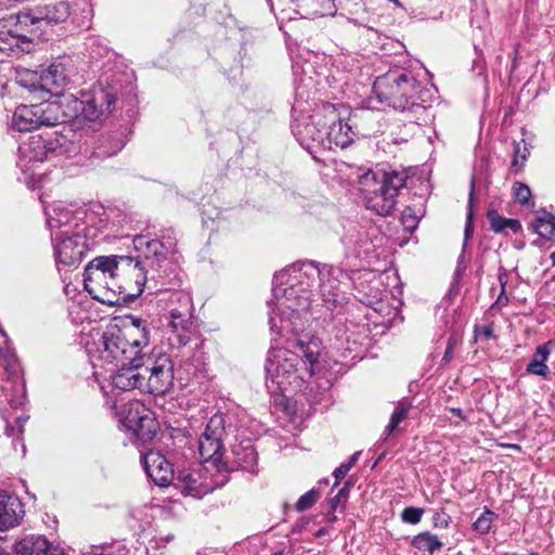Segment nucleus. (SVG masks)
<instances>
[{
	"label": "nucleus",
	"instance_id": "f257e3e1",
	"mask_svg": "<svg viewBox=\"0 0 555 555\" xmlns=\"http://www.w3.org/2000/svg\"><path fill=\"white\" fill-rule=\"evenodd\" d=\"M340 270L314 261L294 263L273 278V301L268 305L269 325L273 331L304 332L310 320L311 297L318 286L324 307L333 312L344 305Z\"/></svg>",
	"mask_w": 555,
	"mask_h": 555
},
{
	"label": "nucleus",
	"instance_id": "f03ea898",
	"mask_svg": "<svg viewBox=\"0 0 555 555\" xmlns=\"http://www.w3.org/2000/svg\"><path fill=\"white\" fill-rule=\"evenodd\" d=\"M272 332L286 337L285 347L271 348L266 362V386L272 393L306 392L320 367L322 341L304 332Z\"/></svg>",
	"mask_w": 555,
	"mask_h": 555
},
{
	"label": "nucleus",
	"instance_id": "7ed1b4c3",
	"mask_svg": "<svg viewBox=\"0 0 555 555\" xmlns=\"http://www.w3.org/2000/svg\"><path fill=\"white\" fill-rule=\"evenodd\" d=\"M135 248L145 246L144 260L134 259L130 256H99L91 260L85 268L83 285L85 289L93 296V298L102 301L114 304L111 298L100 297L98 288L109 289L107 279L114 280L120 263L127 267H133L138 270L135 275V284L139 293L143 292V287L149 282H154L151 291H160L166 287L165 279L168 276L166 270H162L167 263V255L173 250L175 243L168 241L163 243L159 240H146L144 236H138L133 241Z\"/></svg>",
	"mask_w": 555,
	"mask_h": 555
},
{
	"label": "nucleus",
	"instance_id": "20e7f679",
	"mask_svg": "<svg viewBox=\"0 0 555 555\" xmlns=\"http://www.w3.org/2000/svg\"><path fill=\"white\" fill-rule=\"evenodd\" d=\"M121 139L102 135L94 140L88 129L75 130L64 127L62 131L43 130L29 135L20 145L21 159L26 163L53 162L56 159L77 158V163L92 157L105 158L116 155L122 147Z\"/></svg>",
	"mask_w": 555,
	"mask_h": 555
},
{
	"label": "nucleus",
	"instance_id": "39448f33",
	"mask_svg": "<svg viewBox=\"0 0 555 555\" xmlns=\"http://www.w3.org/2000/svg\"><path fill=\"white\" fill-rule=\"evenodd\" d=\"M372 92L371 102L376 99L385 106L403 114L411 122L427 121L431 92L416 78L413 70L405 67L390 68L376 78Z\"/></svg>",
	"mask_w": 555,
	"mask_h": 555
},
{
	"label": "nucleus",
	"instance_id": "423d86ee",
	"mask_svg": "<svg viewBox=\"0 0 555 555\" xmlns=\"http://www.w3.org/2000/svg\"><path fill=\"white\" fill-rule=\"evenodd\" d=\"M85 340L86 352L93 369L113 367L127 364V360L139 361V357L150 345V332L142 321L132 319L131 326L124 328L109 325Z\"/></svg>",
	"mask_w": 555,
	"mask_h": 555
},
{
	"label": "nucleus",
	"instance_id": "0eeeda50",
	"mask_svg": "<svg viewBox=\"0 0 555 555\" xmlns=\"http://www.w3.org/2000/svg\"><path fill=\"white\" fill-rule=\"evenodd\" d=\"M236 431L233 415L229 413L217 412L204 425L198 435L197 450L201 463H210L217 467L227 468L223 463L225 451V441Z\"/></svg>",
	"mask_w": 555,
	"mask_h": 555
},
{
	"label": "nucleus",
	"instance_id": "6e6552de",
	"mask_svg": "<svg viewBox=\"0 0 555 555\" xmlns=\"http://www.w3.org/2000/svg\"><path fill=\"white\" fill-rule=\"evenodd\" d=\"M338 113L334 105L326 103L314 109L311 115L300 114L294 118L292 131L298 143L307 150L314 159L326 145L325 133L327 121H337Z\"/></svg>",
	"mask_w": 555,
	"mask_h": 555
},
{
	"label": "nucleus",
	"instance_id": "1a4fd4ad",
	"mask_svg": "<svg viewBox=\"0 0 555 555\" xmlns=\"http://www.w3.org/2000/svg\"><path fill=\"white\" fill-rule=\"evenodd\" d=\"M144 374L143 391L165 395L173 385V363L169 354L160 350L143 352L139 357Z\"/></svg>",
	"mask_w": 555,
	"mask_h": 555
},
{
	"label": "nucleus",
	"instance_id": "9d476101",
	"mask_svg": "<svg viewBox=\"0 0 555 555\" xmlns=\"http://www.w3.org/2000/svg\"><path fill=\"white\" fill-rule=\"evenodd\" d=\"M74 12V0H43L10 16L21 26L42 28L66 23Z\"/></svg>",
	"mask_w": 555,
	"mask_h": 555
},
{
	"label": "nucleus",
	"instance_id": "9b49d317",
	"mask_svg": "<svg viewBox=\"0 0 555 555\" xmlns=\"http://www.w3.org/2000/svg\"><path fill=\"white\" fill-rule=\"evenodd\" d=\"M340 242L344 246V259L340 267L335 268L340 270L339 278L351 279L350 274L362 268L361 260L373 249V241L364 227L351 223L345 227Z\"/></svg>",
	"mask_w": 555,
	"mask_h": 555
},
{
	"label": "nucleus",
	"instance_id": "f8f14e48",
	"mask_svg": "<svg viewBox=\"0 0 555 555\" xmlns=\"http://www.w3.org/2000/svg\"><path fill=\"white\" fill-rule=\"evenodd\" d=\"M82 118L101 122L106 119L115 107V86L99 80L88 91H81Z\"/></svg>",
	"mask_w": 555,
	"mask_h": 555
},
{
	"label": "nucleus",
	"instance_id": "ddd939ff",
	"mask_svg": "<svg viewBox=\"0 0 555 555\" xmlns=\"http://www.w3.org/2000/svg\"><path fill=\"white\" fill-rule=\"evenodd\" d=\"M70 60L68 57L59 59L52 62L48 67L42 68L39 73H26L30 83L29 89L42 90L53 96H59L63 89L69 82Z\"/></svg>",
	"mask_w": 555,
	"mask_h": 555
},
{
	"label": "nucleus",
	"instance_id": "4468645a",
	"mask_svg": "<svg viewBox=\"0 0 555 555\" xmlns=\"http://www.w3.org/2000/svg\"><path fill=\"white\" fill-rule=\"evenodd\" d=\"M170 301H178L180 307L170 310L169 341L172 346L182 347L189 344L192 337V298L189 294L175 293L170 296Z\"/></svg>",
	"mask_w": 555,
	"mask_h": 555
},
{
	"label": "nucleus",
	"instance_id": "2eb2a0df",
	"mask_svg": "<svg viewBox=\"0 0 555 555\" xmlns=\"http://www.w3.org/2000/svg\"><path fill=\"white\" fill-rule=\"evenodd\" d=\"M178 487L184 495L201 499L222 487L228 481L227 475L212 476L207 469H183L177 476Z\"/></svg>",
	"mask_w": 555,
	"mask_h": 555
},
{
	"label": "nucleus",
	"instance_id": "dca6fc26",
	"mask_svg": "<svg viewBox=\"0 0 555 555\" xmlns=\"http://www.w3.org/2000/svg\"><path fill=\"white\" fill-rule=\"evenodd\" d=\"M406 177L392 171L385 173L380 188L366 198V208L380 216L390 215L396 205L398 192L405 185Z\"/></svg>",
	"mask_w": 555,
	"mask_h": 555
},
{
	"label": "nucleus",
	"instance_id": "f3484780",
	"mask_svg": "<svg viewBox=\"0 0 555 555\" xmlns=\"http://www.w3.org/2000/svg\"><path fill=\"white\" fill-rule=\"evenodd\" d=\"M86 235L80 232L66 236L53 234V255L59 271L62 268H76L80 264L87 250Z\"/></svg>",
	"mask_w": 555,
	"mask_h": 555
},
{
	"label": "nucleus",
	"instance_id": "a211bd4d",
	"mask_svg": "<svg viewBox=\"0 0 555 555\" xmlns=\"http://www.w3.org/2000/svg\"><path fill=\"white\" fill-rule=\"evenodd\" d=\"M127 364L116 365L115 369L106 367L105 372L107 376H103L105 379H109L111 384L122 391H129L132 389H140L143 391L144 374L142 372L141 361L127 360Z\"/></svg>",
	"mask_w": 555,
	"mask_h": 555
},
{
	"label": "nucleus",
	"instance_id": "6ab92c4d",
	"mask_svg": "<svg viewBox=\"0 0 555 555\" xmlns=\"http://www.w3.org/2000/svg\"><path fill=\"white\" fill-rule=\"evenodd\" d=\"M125 425L142 443L151 441L159 428L153 412L144 405L131 408L125 417Z\"/></svg>",
	"mask_w": 555,
	"mask_h": 555
},
{
	"label": "nucleus",
	"instance_id": "aec40b11",
	"mask_svg": "<svg viewBox=\"0 0 555 555\" xmlns=\"http://www.w3.org/2000/svg\"><path fill=\"white\" fill-rule=\"evenodd\" d=\"M47 224L53 234L60 233L62 236L74 235L76 232L86 234V227L79 223L78 218L70 209L62 204L54 205L47 209Z\"/></svg>",
	"mask_w": 555,
	"mask_h": 555
},
{
	"label": "nucleus",
	"instance_id": "412c9836",
	"mask_svg": "<svg viewBox=\"0 0 555 555\" xmlns=\"http://www.w3.org/2000/svg\"><path fill=\"white\" fill-rule=\"evenodd\" d=\"M146 476L159 487L169 485L173 478V469L167 459L158 451L151 450L141 455Z\"/></svg>",
	"mask_w": 555,
	"mask_h": 555
},
{
	"label": "nucleus",
	"instance_id": "4be33fe9",
	"mask_svg": "<svg viewBox=\"0 0 555 555\" xmlns=\"http://www.w3.org/2000/svg\"><path fill=\"white\" fill-rule=\"evenodd\" d=\"M227 465V468L217 467V472L221 475L223 473H229L231 470L241 469L244 472H248L253 475L258 473V453L255 447L247 441L246 443H238L232 447V461L229 463L228 461H223Z\"/></svg>",
	"mask_w": 555,
	"mask_h": 555
},
{
	"label": "nucleus",
	"instance_id": "5701e85b",
	"mask_svg": "<svg viewBox=\"0 0 555 555\" xmlns=\"http://www.w3.org/2000/svg\"><path fill=\"white\" fill-rule=\"evenodd\" d=\"M358 134L348 121L344 122L339 117L337 121H327L324 139L326 145L323 151H331L334 147L346 149L358 138Z\"/></svg>",
	"mask_w": 555,
	"mask_h": 555
},
{
	"label": "nucleus",
	"instance_id": "b1692460",
	"mask_svg": "<svg viewBox=\"0 0 555 555\" xmlns=\"http://www.w3.org/2000/svg\"><path fill=\"white\" fill-rule=\"evenodd\" d=\"M16 555H65L63 548L51 544L43 535H27L15 543Z\"/></svg>",
	"mask_w": 555,
	"mask_h": 555
},
{
	"label": "nucleus",
	"instance_id": "393cba45",
	"mask_svg": "<svg viewBox=\"0 0 555 555\" xmlns=\"http://www.w3.org/2000/svg\"><path fill=\"white\" fill-rule=\"evenodd\" d=\"M24 515L21 500L14 495L0 491V530H5L18 524Z\"/></svg>",
	"mask_w": 555,
	"mask_h": 555
},
{
	"label": "nucleus",
	"instance_id": "a878e982",
	"mask_svg": "<svg viewBox=\"0 0 555 555\" xmlns=\"http://www.w3.org/2000/svg\"><path fill=\"white\" fill-rule=\"evenodd\" d=\"M12 126L18 131H31L38 128L40 121L37 116L36 104L16 107L12 117Z\"/></svg>",
	"mask_w": 555,
	"mask_h": 555
},
{
	"label": "nucleus",
	"instance_id": "bb28decb",
	"mask_svg": "<svg viewBox=\"0 0 555 555\" xmlns=\"http://www.w3.org/2000/svg\"><path fill=\"white\" fill-rule=\"evenodd\" d=\"M551 346L552 341L550 340L537 347L532 360L526 366L527 373L550 379L551 372L545 362L551 354Z\"/></svg>",
	"mask_w": 555,
	"mask_h": 555
},
{
	"label": "nucleus",
	"instance_id": "cd10ccee",
	"mask_svg": "<svg viewBox=\"0 0 555 555\" xmlns=\"http://www.w3.org/2000/svg\"><path fill=\"white\" fill-rule=\"evenodd\" d=\"M57 99L54 100L55 104L60 108V114L62 115L63 122H67L73 118H77L79 116L82 117V105H81V96L76 98L74 94H64L63 91Z\"/></svg>",
	"mask_w": 555,
	"mask_h": 555
},
{
	"label": "nucleus",
	"instance_id": "c85d7f7f",
	"mask_svg": "<svg viewBox=\"0 0 555 555\" xmlns=\"http://www.w3.org/2000/svg\"><path fill=\"white\" fill-rule=\"evenodd\" d=\"M26 37L12 33L11 30H0V57L18 55L24 49L21 43H26Z\"/></svg>",
	"mask_w": 555,
	"mask_h": 555
},
{
	"label": "nucleus",
	"instance_id": "c756f323",
	"mask_svg": "<svg viewBox=\"0 0 555 555\" xmlns=\"http://www.w3.org/2000/svg\"><path fill=\"white\" fill-rule=\"evenodd\" d=\"M37 116L40 121V126H56L64 124L60 108L54 101H47L36 104Z\"/></svg>",
	"mask_w": 555,
	"mask_h": 555
},
{
	"label": "nucleus",
	"instance_id": "7c9ffc66",
	"mask_svg": "<svg viewBox=\"0 0 555 555\" xmlns=\"http://www.w3.org/2000/svg\"><path fill=\"white\" fill-rule=\"evenodd\" d=\"M533 230L543 238L551 240L555 237V216L542 210L539 212L534 223Z\"/></svg>",
	"mask_w": 555,
	"mask_h": 555
},
{
	"label": "nucleus",
	"instance_id": "2f4dec72",
	"mask_svg": "<svg viewBox=\"0 0 555 555\" xmlns=\"http://www.w3.org/2000/svg\"><path fill=\"white\" fill-rule=\"evenodd\" d=\"M410 409H411V402L409 400L403 399L397 403V405L391 414L390 421L384 431L385 440L398 428L399 424L403 420H405Z\"/></svg>",
	"mask_w": 555,
	"mask_h": 555
},
{
	"label": "nucleus",
	"instance_id": "473e14b6",
	"mask_svg": "<svg viewBox=\"0 0 555 555\" xmlns=\"http://www.w3.org/2000/svg\"><path fill=\"white\" fill-rule=\"evenodd\" d=\"M412 545L420 551H428L430 554H434L442 547L443 543L436 534L424 531L413 538Z\"/></svg>",
	"mask_w": 555,
	"mask_h": 555
},
{
	"label": "nucleus",
	"instance_id": "72a5a7b5",
	"mask_svg": "<svg viewBox=\"0 0 555 555\" xmlns=\"http://www.w3.org/2000/svg\"><path fill=\"white\" fill-rule=\"evenodd\" d=\"M495 518V513L485 507L482 514L473 524V528L476 532L480 534H486L490 531L492 522L494 521Z\"/></svg>",
	"mask_w": 555,
	"mask_h": 555
},
{
	"label": "nucleus",
	"instance_id": "f704fd0d",
	"mask_svg": "<svg viewBox=\"0 0 555 555\" xmlns=\"http://www.w3.org/2000/svg\"><path fill=\"white\" fill-rule=\"evenodd\" d=\"M474 199H475V179L470 181L469 196H468V211L466 217V224L464 231V245L473 235V218H474Z\"/></svg>",
	"mask_w": 555,
	"mask_h": 555
},
{
	"label": "nucleus",
	"instance_id": "c9c22d12",
	"mask_svg": "<svg viewBox=\"0 0 555 555\" xmlns=\"http://www.w3.org/2000/svg\"><path fill=\"white\" fill-rule=\"evenodd\" d=\"M352 487L353 482L350 479L347 480L338 492L327 500L326 506H328L330 509H337L338 506L344 505L349 498V492Z\"/></svg>",
	"mask_w": 555,
	"mask_h": 555
},
{
	"label": "nucleus",
	"instance_id": "e433bc0d",
	"mask_svg": "<svg viewBox=\"0 0 555 555\" xmlns=\"http://www.w3.org/2000/svg\"><path fill=\"white\" fill-rule=\"evenodd\" d=\"M320 496V491L315 488H312L298 499L295 505L296 511L301 513L311 508L318 502Z\"/></svg>",
	"mask_w": 555,
	"mask_h": 555
},
{
	"label": "nucleus",
	"instance_id": "4c0bfd02",
	"mask_svg": "<svg viewBox=\"0 0 555 555\" xmlns=\"http://www.w3.org/2000/svg\"><path fill=\"white\" fill-rule=\"evenodd\" d=\"M487 219L490 223V228L495 233L504 232V222L507 218L502 217L499 211L494 208H489L487 211Z\"/></svg>",
	"mask_w": 555,
	"mask_h": 555
},
{
	"label": "nucleus",
	"instance_id": "58836bf2",
	"mask_svg": "<svg viewBox=\"0 0 555 555\" xmlns=\"http://www.w3.org/2000/svg\"><path fill=\"white\" fill-rule=\"evenodd\" d=\"M424 514V508L409 506L401 513V519L405 524L416 525L421 521Z\"/></svg>",
	"mask_w": 555,
	"mask_h": 555
},
{
	"label": "nucleus",
	"instance_id": "ea45409f",
	"mask_svg": "<svg viewBox=\"0 0 555 555\" xmlns=\"http://www.w3.org/2000/svg\"><path fill=\"white\" fill-rule=\"evenodd\" d=\"M527 155L528 150L526 147V144L524 143L521 145V143H516L514 149V158L512 160L511 168L514 169L515 171H518L526 162Z\"/></svg>",
	"mask_w": 555,
	"mask_h": 555
},
{
	"label": "nucleus",
	"instance_id": "a19ab883",
	"mask_svg": "<svg viewBox=\"0 0 555 555\" xmlns=\"http://www.w3.org/2000/svg\"><path fill=\"white\" fill-rule=\"evenodd\" d=\"M513 190H514L515 198L519 204H521V205L528 204L529 198L531 197V190L527 184H525L522 182H515Z\"/></svg>",
	"mask_w": 555,
	"mask_h": 555
},
{
	"label": "nucleus",
	"instance_id": "79ce46f5",
	"mask_svg": "<svg viewBox=\"0 0 555 555\" xmlns=\"http://www.w3.org/2000/svg\"><path fill=\"white\" fill-rule=\"evenodd\" d=\"M451 524V517L446 513L444 508L436 511L433 515V526L439 529H446Z\"/></svg>",
	"mask_w": 555,
	"mask_h": 555
},
{
	"label": "nucleus",
	"instance_id": "37998d69",
	"mask_svg": "<svg viewBox=\"0 0 555 555\" xmlns=\"http://www.w3.org/2000/svg\"><path fill=\"white\" fill-rule=\"evenodd\" d=\"M459 343L460 340L455 335H451L448 338L447 348L441 360L443 363H449L453 359V352Z\"/></svg>",
	"mask_w": 555,
	"mask_h": 555
},
{
	"label": "nucleus",
	"instance_id": "c03bdc74",
	"mask_svg": "<svg viewBox=\"0 0 555 555\" xmlns=\"http://www.w3.org/2000/svg\"><path fill=\"white\" fill-rule=\"evenodd\" d=\"M132 517L139 520L138 529L142 530L146 528V526L150 524L151 517L146 514V511L143 509H134L131 513Z\"/></svg>",
	"mask_w": 555,
	"mask_h": 555
},
{
	"label": "nucleus",
	"instance_id": "a18cd8bd",
	"mask_svg": "<svg viewBox=\"0 0 555 555\" xmlns=\"http://www.w3.org/2000/svg\"><path fill=\"white\" fill-rule=\"evenodd\" d=\"M350 464L341 463L333 473V476L335 478L334 487H336L340 480L349 473L350 470Z\"/></svg>",
	"mask_w": 555,
	"mask_h": 555
},
{
	"label": "nucleus",
	"instance_id": "49530a36",
	"mask_svg": "<svg viewBox=\"0 0 555 555\" xmlns=\"http://www.w3.org/2000/svg\"><path fill=\"white\" fill-rule=\"evenodd\" d=\"M504 223V231L509 230L513 233H517L521 230V223L518 219L507 218Z\"/></svg>",
	"mask_w": 555,
	"mask_h": 555
},
{
	"label": "nucleus",
	"instance_id": "de8ad7c7",
	"mask_svg": "<svg viewBox=\"0 0 555 555\" xmlns=\"http://www.w3.org/2000/svg\"><path fill=\"white\" fill-rule=\"evenodd\" d=\"M498 280L501 286V289L506 291V285L508 282V274L505 269H502L498 275Z\"/></svg>",
	"mask_w": 555,
	"mask_h": 555
},
{
	"label": "nucleus",
	"instance_id": "09e8293b",
	"mask_svg": "<svg viewBox=\"0 0 555 555\" xmlns=\"http://www.w3.org/2000/svg\"><path fill=\"white\" fill-rule=\"evenodd\" d=\"M478 333L480 335H482L485 338L489 339V338H492L494 335H493V330L491 326L487 325V326H482Z\"/></svg>",
	"mask_w": 555,
	"mask_h": 555
},
{
	"label": "nucleus",
	"instance_id": "8fccbe9b",
	"mask_svg": "<svg viewBox=\"0 0 555 555\" xmlns=\"http://www.w3.org/2000/svg\"><path fill=\"white\" fill-rule=\"evenodd\" d=\"M5 360L8 362V371H9V373L10 374H15L17 365L15 363L14 357L12 356L11 358H7Z\"/></svg>",
	"mask_w": 555,
	"mask_h": 555
},
{
	"label": "nucleus",
	"instance_id": "3c124183",
	"mask_svg": "<svg viewBox=\"0 0 555 555\" xmlns=\"http://www.w3.org/2000/svg\"><path fill=\"white\" fill-rule=\"evenodd\" d=\"M505 292L506 291L501 289L500 295L495 301V305H503V306L507 305L508 298H507Z\"/></svg>",
	"mask_w": 555,
	"mask_h": 555
},
{
	"label": "nucleus",
	"instance_id": "603ef678",
	"mask_svg": "<svg viewBox=\"0 0 555 555\" xmlns=\"http://www.w3.org/2000/svg\"><path fill=\"white\" fill-rule=\"evenodd\" d=\"M336 509H330V507H326V520L327 522H335L337 517L335 515Z\"/></svg>",
	"mask_w": 555,
	"mask_h": 555
},
{
	"label": "nucleus",
	"instance_id": "864d4df0",
	"mask_svg": "<svg viewBox=\"0 0 555 555\" xmlns=\"http://www.w3.org/2000/svg\"><path fill=\"white\" fill-rule=\"evenodd\" d=\"M28 418H29V416H28V415L17 417L16 423H17V425H18L20 433H23V430H24V425L26 424V422L28 421Z\"/></svg>",
	"mask_w": 555,
	"mask_h": 555
},
{
	"label": "nucleus",
	"instance_id": "5fc2aeb1",
	"mask_svg": "<svg viewBox=\"0 0 555 555\" xmlns=\"http://www.w3.org/2000/svg\"><path fill=\"white\" fill-rule=\"evenodd\" d=\"M450 411H451V413H452L453 415H455V416L460 417V418H461V420H463V421L466 418V417H465V415H464L463 410H462V409H460V408H451V409H450Z\"/></svg>",
	"mask_w": 555,
	"mask_h": 555
},
{
	"label": "nucleus",
	"instance_id": "6e6d98bb",
	"mask_svg": "<svg viewBox=\"0 0 555 555\" xmlns=\"http://www.w3.org/2000/svg\"><path fill=\"white\" fill-rule=\"evenodd\" d=\"M360 456V452H354L348 460V462H345L346 464H350V468L357 463L358 459Z\"/></svg>",
	"mask_w": 555,
	"mask_h": 555
},
{
	"label": "nucleus",
	"instance_id": "4d7b16f0",
	"mask_svg": "<svg viewBox=\"0 0 555 555\" xmlns=\"http://www.w3.org/2000/svg\"><path fill=\"white\" fill-rule=\"evenodd\" d=\"M326 532H327V531H326V529H325V528H321V529H319V530L317 531L315 535H317V537H322V535H324Z\"/></svg>",
	"mask_w": 555,
	"mask_h": 555
},
{
	"label": "nucleus",
	"instance_id": "13d9d810",
	"mask_svg": "<svg viewBox=\"0 0 555 555\" xmlns=\"http://www.w3.org/2000/svg\"><path fill=\"white\" fill-rule=\"evenodd\" d=\"M550 259L552 261V264L555 267V250L550 255ZM553 281H555V274Z\"/></svg>",
	"mask_w": 555,
	"mask_h": 555
},
{
	"label": "nucleus",
	"instance_id": "bf43d9fd",
	"mask_svg": "<svg viewBox=\"0 0 555 555\" xmlns=\"http://www.w3.org/2000/svg\"><path fill=\"white\" fill-rule=\"evenodd\" d=\"M94 375L98 377V376H100V375H103V373H102V372L94 371Z\"/></svg>",
	"mask_w": 555,
	"mask_h": 555
},
{
	"label": "nucleus",
	"instance_id": "052dcab7",
	"mask_svg": "<svg viewBox=\"0 0 555 555\" xmlns=\"http://www.w3.org/2000/svg\"><path fill=\"white\" fill-rule=\"evenodd\" d=\"M327 479H324V480H321L320 483H324V485H327Z\"/></svg>",
	"mask_w": 555,
	"mask_h": 555
},
{
	"label": "nucleus",
	"instance_id": "680f3d73",
	"mask_svg": "<svg viewBox=\"0 0 555 555\" xmlns=\"http://www.w3.org/2000/svg\"><path fill=\"white\" fill-rule=\"evenodd\" d=\"M272 555H282V552L279 551V552L273 553Z\"/></svg>",
	"mask_w": 555,
	"mask_h": 555
},
{
	"label": "nucleus",
	"instance_id": "e2e57ef3",
	"mask_svg": "<svg viewBox=\"0 0 555 555\" xmlns=\"http://www.w3.org/2000/svg\"><path fill=\"white\" fill-rule=\"evenodd\" d=\"M529 555H539V554L535 552H531Z\"/></svg>",
	"mask_w": 555,
	"mask_h": 555
},
{
	"label": "nucleus",
	"instance_id": "0e129e2a",
	"mask_svg": "<svg viewBox=\"0 0 555 555\" xmlns=\"http://www.w3.org/2000/svg\"><path fill=\"white\" fill-rule=\"evenodd\" d=\"M512 555H519V554H517V553H513Z\"/></svg>",
	"mask_w": 555,
	"mask_h": 555
}]
</instances>
